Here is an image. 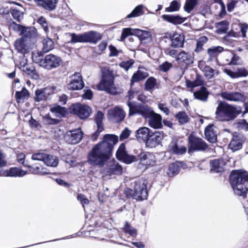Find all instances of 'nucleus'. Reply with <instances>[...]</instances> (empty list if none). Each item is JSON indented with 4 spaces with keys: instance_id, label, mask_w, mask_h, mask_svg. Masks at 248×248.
I'll list each match as a JSON object with an SVG mask.
<instances>
[{
    "instance_id": "obj_1",
    "label": "nucleus",
    "mask_w": 248,
    "mask_h": 248,
    "mask_svg": "<svg viewBox=\"0 0 248 248\" xmlns=\"http://www.w3.org/2000/svg\"><path fill=\"white\" fill-rule=\"evenodd\" d=\"M118 141V137L106 134L103 140L94 145L88 153L87 161L92 166L103 167L110 159L114 145Z\"/></svg>"
},
{
    "instance_id": "obj_2",
    "label": "nucleus",
    "mask_w": 248,
    "mask_h": 248,
    "mask_svg": "<svg viewBox=\"0 0 248 248\" xmlns=\"http://www.w3.org/2000/svg\"><path fill=\"white\" fill-rule=\"evenodd\" d=\"M116 156L118 160L128 164L134 161H140L141 164L146 167L153 166L156 162L155 156L151 153L140 151L137 156L128 155L125 150V144L123 143L119 146Z\"/></svg>"
},
{
    "instance_id": "obj_3",
    "label": "nucleus",
    "mask_w": 248,
    "mask_h": 248,
    "mask_svg": "<svg viewBox=\"0 0 248 248\" xmlns=\"http://www.w3.org/2000/svg\"><path fill=\"white\" fill-rule=\"evenodd\" d=\"M229 178L235 194L246 198L248 191V172L241 170H233L231 172Z\"/></svg>"
},
{
    "instance_id": "obj_4",
    "label": "nucleus",
    "mask_w": 248,
    "mask_h": 248,
    "mask_svg": "<svg viewBox=\"0 0 248 248\" xmlns=\"http://www.w3.org/2000/svg\"><path fill=\"white\" fill-rule=\"evenodd\" d=\"M242 112L239 106L229 104L224 101H219L215 112L216 118L220 121L230 122L234 120Z\"/></svg>"
},
{
    "instance_id": "obj_5",
    "label": "nucleus",
    "mask_w": 248,
    "mask_h": 248,
    "mask_svg": "<svg viewBox=\"0 0 248 248\" xmlns=\"http://www.w3.org/2000/svg\"><path fill=\"white\" fill-rule=\"evenodd\" d=\"M41 54V52L36 53H33L32 55V61L38 64L40 66L47 70L56 68L62 63V60L58 56L49 54L42 58Z\"/></svg>"
},
{
    "instance_id": "obj_6",
    "label": "nucleus",
    "mask_w": 248,
    "mask_h": 248,
    "mask_svg": "<svg viewBox=\"0 0 248 248\" xmlns=\"http://www.w3.org/2000/svg\"><path fill=\"white\" fill-rule=\"evenodd\" d=\"M127 105L129 108V116L140 114L145 119L149 118L155 112L152 108L147 105H137L134 102L128 101Z\"/></svg>"
},
{
    "instance_id": "obj_7",
    "label": "nucleus",
    "mask_w": 248,
    "mask_h": 248,
    "mask_svg": "<svg viewBox=\"0 0 248 248\" xmlns=\"http://www.w3.org/2000/svg\"><path fill=\"white\" fill-rule=\"evenodd\" d=\"M114 78L112 70L108 68H103L102 79L97 86L98 89L100 91H105L109 92L113 85Z\"/></svg>"
},
{
    "instance_id": "obj_8",
    "label": "nucleus",
    "mask_w": 248,
    "mask_h": 248,
    "mask_svg": "<svg viewBox=\"0 0 248 248\" xmlns=\"http://www.w3.org/2000/svg\"><path fill=\"white\" fill-rule=\"evenodd\" d=\"M208 146L207 144L201 138L192 134L188 137V152L204 151Z\"/></svg>"
},
{
    "instance_id": "obj_9",
    "label": "nucleus",
    "mask_w": 248,
    "mask_h": 248,
    "mask_svg": "<svg viewBox=\"0 0 248 248\" xmlns=\"http://www.w3.org/2000/svg\"><path fill=\"white\" fill-rule=\"evenodd\" d=\"M69 110L71 113L77 115L81 119L88 118L91 111V109L88 106L80 103L72 104L70 107Z\"/></svg>"
},
{
    "instance_id": "obj_10",
    "label": "nucleus",
    "mask_w": 248,
    "mask_h": 248,
    "mask_svg": "<svg viewBox=\"0 0 248 248\" xmlns=\"http://www.w3.org/2000/svg\"><path fill=\"white\" fill-rule=\"evenodd\" d=\"M135 197L137 200H145L148 197L147 182L146 180L136 181L134 184Z\"/></svg>"
},
{
    "instance_id": "obj_11",
    "label": "nucleus",
    "mask_w": 248,
    "mask_h": 248,
    "mask_svg": "<svg viewBox=\"0 0 248 248\" xmlns=\"http://www.w3.org/2000/svg\"><path fill=\"white\" fill-rule=\"evenodd\" d=\"M84 87L82 75L80 73L75 72L69 78L67 88L69 90H80Z\"/></svg>"
},
{
    "instance_id": "obj_12",
    "label": "nucleus",
    "mask_w": 248,
    "mask_h": 248,
    "mask_svg": "<svg viewBox=\"0 0 248 248\" xmlns=\"http://www.w3.org/2000/svg\"><path fill=\"white\" fill-rule=\"evenodd\" d=\"M164 134L162 131L152 132L145 142L146 147L149 148H154L160 145L164 138Z\"/></svg>"
},
{
    "instance_id": "obj_13",
    "label": "nucleus",
    "mask_w": 248,
    "mask_h": 248,
    "mask_svg": "<svg viewBox=\"0 0 248 248\" xmlns=\"http://www.w3.org/2000/svg\"><path fill=\"white\" fill-rule=\"evenodd\" d=\"M108 115L109 121L114 123L121 122L124 120L125 116L124 111L122 108L117 107L109 110Z\"/></svg>"
},
{
    "instance_id": "obj_14",
    "label": "nucleus",
    "mask_w": 248,
    "mask_h": 248,
    "mask_svg": "<svg viewBox=\"0 0 248 248\" xmlns=\"http://www.w3.org/2000/svg\"><path fill=\"white\" fill-rule=\"evenodd\" d=\"M83 133L80 128L75 129L67 132L65 137L67 142L71 144L78 143L82 138Z\"/></svg>"
},
{
    "instance_id": "obj_15",
    "label": "nucleus",
    "mask_w": 248,
    "mask_h": 248,
    "mask_svg": "<svg viewBox=\"0 0 248 248\" xmlns=\"http://www.w3.org/2000/svg\"><path fill=\"white\" fill-rule=\"evenodd\" d=\"M221 97L228 101L233 102H243L246 97L244 93L238 92H224L221 93Z\"/></svg>"
},
{
    "instance_id": "obj_16",
    "label": "nucleus",
    "mask_w": 248,
    "mask_h": 248,
    "mask_svg": "<svg viewBox=\"0 0 248 248\" xmlns=\"http://www.w3.org/2000/svg\"><path fill=\"white\" fill-rule=\"evenodd\" d=\"M39 7L48 11H53L57 7L58 0H34Z\"/></svg>"
},
{
    "instance_id": "obj_17",
    "label": "nucleus",
    "mask_w": 248,
    "mask_h": 248,
    "mask_svg": "<svg viewBox=\"0 0 248 248\" xmlns=\"http://www.w3.org/2000/svg\"><path fill=\"white\" fill-rule=\"evenodd\" d=\"M217 129L214 124H209L205 128L204 135L208 141L215 143L217 141Z\"/></svg>"
},
{
    "instance_id": "obj_18",
    "label": "nucleus",
    "mask_w": 248,
    "mask_h": 248,
    "mask_svg": "<svg viewBox=\"0 0 248 248\" xmlns=\"http://www.w3.org/2000/svg\"><path fill=\"white\" fill-rule=\"evenodd\" d=\"M243 142L244 140L242 136L233 135L229 145V148L233 152L238 151L242 148Z\"/></svg>"
},
{
    "instance_id": "obj_19",
    "label": "nucleus",
    "mask_w": 248,
    "mask_h": 248,
    "mask_svg": "<svg viewBox=\"0 0 248 248\" xmlns=\"http://www.w3.org/2000/svg\"><path fill=\"white\" fill-rule=\"evenodd\" d=\"M186 151V148L184 146H179L174 140L170 142L167 147V152L170 154L181 155Z\"/></svg>"
},
{
    "instance_id": "obj_20",
    "label": "nucleus",
    "mask_w": 248,
    "mask_h": 248,
    "mask_svg": "<svg viewBox=\"0 0 248 248\" xmlns=\"http://www.w3.org/2000/svg\"><path fill=\"white\" fill-rule=\"evenodd\" d=\"M133 35H136L138 38L144 43H149L152 40V37L150 31L140 29L133 30Z\"/></svg>"
},
{
    "instance_id": "obj_21",
    "label": "nucleus",
    "mask_w": 248,
    "mask_h": 248,
    "mask_svg": "<svg viewBox=\"0 0 248 248\" xmlns=\"http://www.w3.org/2000/svg\"><path fill=\"white\" fill-rule=\"evenodd\" d=\"M84 34V43H90L93 44H96L102 38L101 34L95 31H90L85 32Z\"/></svg>"
},
{
    "instance_id": "obj_22",
    "label": "nucleus",
    "mask_w": 248,
    "mask_h": 248,
    "mask_svg": "<svg viewBox=\"0 0 248 248\" xmlns=\"http://www.w3.org/2000/svg\"><path fill=\"white\" fill-rule=\"evenodd\" d=\"M225 165L226 162L222 159H216L211 160L210 162L211 171L217 173L222 172L224 170Z\"/></svg>"
},
{
    "instance_id": "obj_23",
    "label": "nucleus",
    "mask_w": 248,
    "mask_h": 248,
    "mask_svg": "<svg viewBox=\"0 0 248 248\" xmlns=\"http://www.w3.org/2000/svg\"><path fill=\"white\" fill-rule=\"evenodd\" d=\"M184 163L182 161H176L169 165L167 174L169 177H172L177 175L181 168H184Z\"/></svg>"
},
{
    "instance_id": "obj_24",
    "label": "nucleus",
    "mask_w": 248,
    "mask_h": 248,
    "mask_svg": "<svg viewBox=\"0 0 248 248\" xmlns=\"http://www.w3.org/2000/svg\"><path fill=\"white\" fill-rule=\"evenodd\" d=\"M151 133L148 127H141L136 131V137L140 142H146Z\"/></svg>"
},
{
    "instance_id": "obj_25",
    "label": "nucleus",
    "mask_w": 248,
    "mask_h": 248,
    "mask_svg": "<svg viewBox=\"0 0 248 248\" xmlns=\"http://www.w3.org/2000/svg\"><path fill=\"white\" fill-rule=\"evenodd\" d=\"M162 18L165 20L175 25L182 24L186 19V18L182 17L178 15H163Z\"/></svg>"
},
{
    "instance_id": "obj_26",
    "label": "nucleus",
    "mask_w": 248,
    "mask_h": 248,
    "mask_svg": "<svg viewBox=\"0 0 248 248\" xmlns=\"http://www.w3.org/2000/svg\"><path fill=\"white\" fill-rule=\"evenodd\" d=\"M149 124L154 128H160L162 126L161 116L155 112L149 118Z\"/></svg>"
},
{
    "instance_id": "obj_27",
    "label": "nucleus",
    "mask_w": 248,
    "mask_h": 248,
    "mask_svg": "<svg viewBox=\"0 0 248 248\" xmlns=\"http://www.w3.org/2000/svg\"><path fill=\"white\" fill-rule=\"evenodd\" d=\"M14 24L17 26V28L19 31H20L21 35L24 38H31L35 36L34 29L33 28H28L24 27L22 25Z\"/></svg>"
},
{
    "instance_id": "obj_28",
    "label": "nucleus",
    "mask_w": 248,
    "mask_h": 248,
    "mask_svg": "<svg viewBox=\"0 0 248 248\" xmlns=\"http://www.w3.org/2000/svg\"><path fill=\"white\" fill-rule=\"evenodd\" d=\"M177 60L183 62L186 64H191L194 62L193 54L182 51L177 55Z\"/></svg>"
},
{
    "instance_id": "obj_29",
    "label": "nucleus",
    "mask_w": 248,
    "mask_h": 248,
    "mask_svg": "<svg viewBox=\"0 0 248 248\" xmlns=\"http://www.w3.org/2000/svg\"><path fill=\"white\" fill-rule=\"evenodd\" d=\"M28 173L27 171H24L20 168L16 167L11 168L5 171V175L9 177H23Z\"/></svg>"
},
{
    "instance_id": "obj_30",
    "label": "nucleus",
    "mask_w": 248,
    "mask_h": 248,
    "mask_svg": "<svg viewBox=\"0 0 248 248\" xmlns=\"http://www.w3.org/2000/svg\"><path fill=\"white\" fill-rule=\"evenodd\" d=\"M209 93L206 87L202 86L200 90L194 93V96L195 99L202 102H206L208 99Z\"/></svg>"
},
{
    "instance_id": "obj_31",
    "label": "nucleus",
    "mask_w": 248,
    "mask_h": 248,
    "mask_svg": "<svg viewBox=\"0 0 248 248\" xmlns=\"http://www.w3.org/2000/svg\"><path fill=\"white\" fill-rule=\"evenodd\" d=\"M171 46L174 48L181 47L183 46L184 43V37L180 34H174L170 38Z\"/></svg>"
},
{
    "instance_id": "obj_32",
    "label": "nucleus",
    "mask_w": 248,
    "mask_h": 248,
    "mask_svg": "<svg viewBox=\"0 0 248 248\" xmlns=\"http://www.w3.org/2000/svg\"><path fill=\"white\" fill-rule=\"evenodd\" d=\"M15 48L19 52L27 53L29 52V47L25 43L23 38L16 40L14 44Z\"/></svg>"
},
{
    "instance_id": "obj_33",
    "label": "nucleus",
    "mask_w": 248,
    "mask_h": 248,
    "mask_svg": "<svg viewBox=\"0 0 248 248\" xmlns=\"http://www.w3.org/2000/svg\"><path fill=\"white\" fill-rule=\"evenodd\" d=\"M58 162L59 160L57 156L46 154L44 162L46 165L52 167H56L57 166Z\"/></svg>"
},
{
    "instance_id": "obj_34",
    "label": "nucleus",
    "mask_w": 248,
    "mask_h": 248,
    "mask_svg": "<svg viewBox=\"0 0 248 248\" xmlns=\"http://www.w3.org/2000/svg\"><path fill=\"white\" fill-rule=\"evenodd\" d=\"M223 50V47L220 46H212L209 48L207 50V53L210 56L209 60H211L213 58H216Z\"/></svg>"
},
{
    "instance_id": "obj_35",
    "label": "nucleus",
    "mask_w": 248,
    "mask_h": 248,
    "mask_svg": "<svg viewBox=\"0 0 248 248\" xmlns=\"http://www.w3.org/2000/svg\"><path fill=\"white\" fill-rule=\"evenodd\" d=\"M197 0H186L184 6V10L187 13H190L198 5Z\"/></svg>"
},
{
    "instance_id": "obj_36",
    "label": "nucleus",
    "mask_w": 248,
    "mask_h": 248,
    "mask_svg": "<svg viewBox=\"0 0 248 248\" xmlns=\"http://www.w3.org/2000/svg\"><path fill=\"white\" fill-rule=\"evenodd\" d=\"M43 44L42 51L44 53H46L54 48V42L50 38H46L44 39L43 41Z\"/></svg>"
},
{
    "instance_id": "obj_37",
    "label": "nucleus",
    "mask_w": 248,
    "mask_h": 248,
    "mask_svg": "<svg viewBox=\"0 0 248 248\" xmlns=\"http://www.w3.org/2000/svg\"><path fill=\"white\" fill-rule=\"evenodd\" d=\"M175 118L178 120L181 124H184L188 122L189 118L186 112L184 111H179L175 114Z\"/></svg>"
},
{
    "instance_id": "obj_38",
    "label": "nucleus",
    "mask_w": 248,
    "mask_h": 248,
    "mask_svg": "<svg viewBox=\"0 0 248 248\" xmlns=\"http://www.w3.org/2000/svg\"><path fill=\"white\" fill-rule=\"evenodd\" d=\"M208 41V38L205 36L200 37L197 41L196 47L194 49V51L196 53H199L203 50V46Z\"/></svg>"
},
{
    "instance_id": "obj_39",
    "label": "nucleus",
    "mask_w": 248,
    "mask_h": 248,
    "mask_svg": "<svg viewBox=\"0 0 248 248\" xmlns=\"http://www.w3.org/2000/svg\"><path fill=\"white\" fill-rule=\"evenodd\" d=\"M23 71L27 74L34 79L38 78V75L37 74L35 68L32 66L25 65L23 67Z\"/></svg>"
},
{
    "instance_id": "obj_40",
    "label": "nucleus",
    "mask_w": 248,
    "mask_h": 248,
    "mask_svg": "<svg viewBox=\"0 0 248 248\" xmlns=\"http://www.w3.org/2000/svg\"><path fill=\"white\" fill-rule=\"evenodd\" d=\"M156 79L155 78L151 77L146 80L144 84V89L146 91H149L153 89L156 85Z\"/></svg>"
},
{
    "instance_id": "obj_41",
    "label": "nucleus",
    "mask_w": 248,
    "mask_h": 248,
    "mask_svg": "<svg viewBox=\"0 0 248 248\" xmlns=\"http://www.w3.org/2000/svg\"><path fill=\"white\" fill-rule=\"evenodd\" d=\"M50 111L52 112L58 114L63 117L65 116L67 113L66 108H65L61 107L58 105H55L53 107L51 108Z\"/></svg>"
},
{
    "instance_id": "obj_42",
    "label": "nucleus",
    "mask_w": 248,
    "mask_h": 248,
    "mask_svg": "<svg viewBox=\"0 0 248 248\" xmlns=\"http://www.w3.org/2000/svg\"><path fill=\"white\" fill-rule=\"evenodd\" d=\"M229 22L227 20H223L217 23L216 27L217 28L218 32L226 33L229 28Z\"/></svg>"
},
{
    "instance_id": "obj_43",
    "label": "nucleus",
    "mask_w": 248,
    "mask_h": 248,
    "mask_svg": "<svg viewBox=\"0 0 248 248\" xmlns=\"http://www.w3.org/2000/svg\"><path fill=\"white\" fill-rule=\"evenodd\" d=\"M104 119V114L100 110H98L94 116V121L97 127H104L103 120Z\"/></svg>"
},
{
    "instance_id": "obj_44",
    "label": "nucleus",
    "mask_w": 248,
    "mask_h": 248,
    "mask_svg": "<svg viewBox=\"0 0 248 248\" xmlns=\"http://www.w3.org/2000/svg\"><path fill=\"white\" fill-rule=\"evenodd\" d=\"M143 5H139L136 6L134 9L131 12V13L126 16V18H130L136 16H139L143 14L142 10Z\"/></svg>"
},
{
    "instance_id": "obj_45",
    "label": "nucleus",
    "mask_w": 248,
    "mask_h": 248,
    "mask_svg": "<svg viewBox=\"0 0 248 248\" xmlns=\"http://www.w3.org/2000/svg\"><path fill=\"white\" fill-rule=\"evenodd\" d=\"M145 78L142 72L138 70L132 76L130 80V85L132 86L135 82H139Z\"/></svg>"
},
{
    "instance_id": "obj_46",
    "label": "nucleus",
    "mask_w": 248,
    "mask_h": 248,
    "mask_svg": "<svg viewBox=\"0 0 248 248\" xmlns=\"http://www.w3.org/2000/svg\"><path fill=\"white\" fill-rule=\"evenodd\" d=\"M29 171L34 174L39 175H46L49 174V173L46 170H44V169H42L40 170V168L39 166H28Z\"/></svg>"
},
{
    "instance_id": "obj_47",
    "label": "nucleus",
    "mask_w": 248,
    "mask_h": 248,
    "mask_svg": "<svg viewBox=\"0 0 248 248\" xmlns=\"http://www.w3.org/2000/svg\"><path fill=\"white\" fill-rule=\"evenodd\" d=\"M70 36L71 37V42L72 43H84V33L78 34L72 33L70 34Z\"/></svg>"
},
{
    "instance_id": "obj_48",
    "label": "nucleus",
    "mask_w": 248,
    "mask_h": 248,
    "mask_svg": "<svg viewBox=\"0 0 248 248\" xmlns=\"http://www.w3.org/2000/svg\"><path fill=\"white\" fill-rule=\"evenodd\" d=\"M123 230L125 233L129 234L131 236L136 237L137 234V230L131 226L127 222L125 223Z\"/></svg>"
},
{
    "instance_id": "obj_49",
    "label": "nucleus",
    "mask_w": 248,
    "mask_h": 248,
    "mask_svg": "<svg viewBox=\"0 0 248 248\" xmlns=\"http://www.w3.org/2000/svg\"><path fill=\"white\" fill-rule=\"evenodd\" d=\"M123 171L122 167L118 163L114 164L109 168V172L111 174L119 175L121 174Z\"/></svg>"
},
{
    "instance_id": "obj_50",
    "label": "nucleus",
    "mask_w": 248,
    "mask_h": 248,
    "mask_svg": "<svg viewBox=\"0 0 248 248\" xmlns=\"http://www.w3.org/2000/svg\"><path fill=\"white\" fill-rule=\"evenodd\" d=\"M35 94L36 101L39 102L45 100L46 98L45 90H37L35 91Z\"/></svg>"
},
{
    "instance_id": "obj_51",
    "label": "nucleus",
    "mask_w": 248,
    "mask_h": 248,
    "mask_svg": "<svg viewBox=\"0 0 248 248\" xmlns=\"http://www.w3.org/2000/svg\"><path fill=\"white\" fill-rule=\"evenodd\" d=\"M180 7V3L175 0L171 2L170 6L166 8V11L168 12L177 11L179 10Z\"/></svg>"
},
{
    "instance_id": "obj_52",
    "label": "nucleus",
    "mask_w": 248,
    "mask_h": 248,
    "mask_svg": "<svg viewBox=\"0 0 248 248\" xmlns=\"http://www.w3.org/2000/svg\"><path fill=\"white\" fill-rule=\"evenodd\" d=\"M15 96L16 99L24 100L28 98L29 96V92L25 88H23L21 91L16 92Z\"/></svg>"
},
{
    "instance_id": "obj_53",
    "label": "nucleus",
    "mask_w": 248,
    "mask_h": 248,
    "mask_svg": "<svg viewBox=\"0 0 248 248\" xmlns=\"http://www.w3.org/2000/svg\"><path fill=\"white\" fill-rule=\"evenodd\" d=\"M7 165L6 155L0 150V176L2 174V168Z\"/></svg>"
},
{
    "instance_id": "obj_54",
    "label": "nucleus",
    "mask_w": 248,
    "mask_h": 248,
    "mask_svg": "<svg viewBox=\"0 0 248 248\" xmlns=\"http://www.w3.org/2000/svg\"><path fill=\"white\" fill-rule=\"evenodd\" d=\"M203 71L206 77L208 79H211L214 78V75L215 70L210 67L209 66H205L204 68Z\"/></svg>"
},
{
    "instance_id": "obj_55",
    "label": "nucleus",
    "mask_w": 248,
    "mask_h": 248,
    "mask_svg": "<svg viewBox=\"0 0 248 248\" xmlns=\"http://www.w3.org/2000/svg\"><path fill=\"white\" fill-rule=\"evenodd\" d=\"M43 121L46 124H57L60 122L59 120L52 118L48 115L44 117Z\"/></svg>"
},
{
    "instance_id": "obj_56",
    "label": "nucleus",
    "mask_w": 248,
    "mask_h": 248,
    "mask_svg": "<svg viewBox=\"0 0 248 248\" xmlns=\"http://www.w3.org/2000/svg\"><path fill=\"white\" fill-rule=\"evenodd\" d=\"M134 61L132 59H130L127 61H123L121 62L119 65L121 67L124 68L126 71H127L134 64Z\"/></svg>"
},
{
    "instance_id": "obj_57",
    "label": "nucleus",
    "mask_w": 248,
    "mask_h": 248,
    "mask_svg": "<svg viewBox=\"0 0 248 248\" xmlns=\"http://www.w3.org/2000/svg\"><path fill=\"white\" fill-rule=\"evenodd\" d=\"M133 35V30L131 28H124L123 30L121 36V41H123L128 35Z\"/></svg>"
},
{
    "instance_id": "obj_58",
    "label": "nucleus",
    "mask_w": 248,
    "mask_h": 248,
    "mask_svg": "<svg viewBox=\"0 0 248 248\" xmlns=\"http://www.w3.org/2000/svg\"><path fill=\"white\" fill-rule=\"evenodd\" d=\"M13 17L18 22H20L23 18V13L16 9H13L11 11Z\"/></svg>"
},
{
    "instance_id": "obj_59",
    "label": "nucleus",
    "mask_w": 248,
    "mask_h": 248,
    "mask_svg": "<svg viewBox=\"0 0 248 248\" xmlns=\"http://www.w3.org/2000/svg\"><path fill=\"white\" fill-rule=\"evenodd\" d=\"M172 65L171 63L166 61L159 66V70L164 72H168L172 67Z\"/></svg>"
},
{
    "instance_id": "obj_60",
    "label": "nucleus",
    "mask_w": 248,
    "mask_h": 248,
    "mask_svg": "<svg viewBox=\"0 0 248 248\" xmlns=\"http://www.w3.org/2000/svg\"><path fill=\"white\" fill-rule=\"evenodd\" d=\"M238 127L244 131L248 130V123L245 119L240 120L237 123Z\"/></svg>"
},
{
    "instance_id": "obj_61",
    "label": "nucleus",
    "mask_w": 248,
    "mask_h": 248,
    "mask_svg": "<svg viewBox=\"0 0 248 248\" xmlns=\"http://www.w3.org/2000/svg\"><path fill=\"white\" fill-rule=\"evenodd\" d=\"M37 22L43 28L44 31L47 32L48 30V24L46 19L43 17H40L37 20Z\"/></svg>"
},
{
    "instance_id": "obj_62",
    "label": "nucleus",
    "mask_w": 248,
    "mask_h": 248,
    "mask_svg": "<svg viewBox=\"0 0 248 248\" xmlns=\"http://www.w3.org/2000/svg\"><path fill=\"white\" fill-rule=\"evenodd\" d=\"M46 154L44 153H37L32 155L31 159L34 160L43 161L44 162Z\"/></svg>"
},
{
    "instance_id": "obj_63",
    "label": "nucleus",
    "mask_w": 248,
    "mask_h": 248,
    "mask_svg": "<svg viewBox=\"0 0 248 248\" xmlns=\"http://www.w3.org/2000/svg\"><path fill=\"white\" fill-rule=\"evenodd\" d=\"M241 63L240 57L237 54H234L229 64V65H240Z\"/></svg>"
},
{
    "instance_id": "obj_64",
    "label": "nucleus",
    "mask_w": 248,
    "mask_h": 248,
    "mask_svg": "<svg viewBox=\"0 0 248 248\" xmlns=\"http://www.w3.org/2000/svg\"><path fill=\"white\" fill-rule=\"evenodd\" d=\"M236 73L238 78L246 77L248 75V70L244 67H240L237 69Z\"/></svg>"
}]
</instances>
